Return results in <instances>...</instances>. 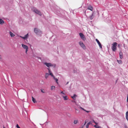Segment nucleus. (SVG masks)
<instances>
[{"instance_id": "obj_1", "label": "nucleus", "mask_w": 128, "mask_h": 128, "mask_svg": "<svg viewBox=\"0 0 128 128\" xmlns=\"http://www.w3.org/2000/svg\"><path fill=\"white\" fill-rule=\"evenodd\" d=\"M32 11L35 12L36 13L38 14L40 16H41L42 15V14L35 7H33L31 8Z\"/></svg>"}, {"instance_id": "obj_2", "label": "nucleus", "mask_w": 128, "mask_h": 128, "mask_svg": "<svg viewBox=\"0 0 128 128\" xmlns=\"http://www.w3.org/2000/svg\"><path fill=\"white\" fill-rule=\"evenodd\" d=\"M34 31L36 33L39 35H41L42 34V32L37 28H35Z\"/></svg>"}, {"instance_id": "obj_3", "label": "nucleus", "mask_w": 128, "mask_h": 128, "mask_svg": "<svg viewBox=\"0 0 128 128\" xmlns=\"http://www.w3.org/2000/svg\"><path fill=\"white\" fill-rule=\"evenodd\" d=\"M117 44L116 42H114L112 44V50L114 52H115L116 50V47Z\"/></svg>"}, {"instance_id": "obj_4", "label": "nucleus", "mask_w": 128, "mask_h": 128, "mask_svg": "<svg viewBox=\"0 0 128 128\" xmlns=\"http://www.w3.org/2000/svg\"><path fill=\"white\" fill-rule=\"evenodd\" d=\"M44 64L48 67H49L50 66H54V67H55L56 66L55 64L53 65L50 63L45 62L44 63Z\"/></svg>"}, {"instance_id": "obj_5", "label": "nucleus", "mask_w": 128, "mask_h": 128, "mask_svg": "<svg viewBox=\"0 0 128 128\" xmlns=\"http://www.w3.org/2000/svg\"><path fill=\"white\" fill-rule=\"evenodd\" d=\"M22 46L24 49L26 50V54L28 49V47L27 46L23 44H22Z\"/></svg>"}, {"instance_id": "obj_6", "label": "nucleus", "mask_w": 128, "mask_h": 128, "mask_svg": "<svg viewBox=\"0 0 128 128\" xmlns=\"http://www.w3.org/2000/svg\"><path fill=\"white\" fill-rule=\"evenodd\" d=\"M79 44L80 46L84 49H86V47L83 42H79Z\"/></svg>"}, {"instance_id": "obj_7", "label": "nucleus", "mask_w": 128, "mask_h": 128, "mask_svg": "<svg viewBox=\"0 0 128 128\" xmlns=\"http://www.w3.org/2000/svg\"><path fill=\"white\" fill-rule=\"evenodd\" d=\"M79 34L81 38L82 39L84 40L86 39V38L83 34L82 33H80Z\"/></svg>"}, {"instance_id": "obj_8", "label": "nucleus", "mask_w": 128, "mask_h": 128, "mask_svg": "<svg viewBox=\"0 0 128 128\" xmlns=\"http://www.w3.org/2000/svg\"><path fill=\"white\" fill-rule=\"evenodd\" d=\"M28 36V34H27L26 35H25L24 36V37H22L21 36H20V37L22 38V39L24 40H26Z\"/></svg>"}, {"instance_id": "obj_9", "label": "nucleus", "mask_w": 128, "mask_h": 128, "mask_svg": "<svg viewBox=\"0 0 128 128\" xmlns=\"http://www.w3.org/2000/svg\"><path fill=\"white\" fill-rule=\"evenodd\" d=\"M96 41L97 42L100 48H102V46L101 44H100V42L97 39H96Z\"/></svg>"}, {"instance_id": "obj_10", "label": "nucleus", "mask_w": 128, "mask_h": 128, "mask_svg": "<svg viewBox=\"0 0 128 128\" xmlns=\"http://www.w3.org/2000/svg\"><path fill=\"white\" fill-rule=\"evenodd\" d=\"M48 72H49V74L50 75H51L53 77V78H54V75H53V74H52V73L51 72V71L50 70V68H48Z\"/></svg>"}, {"instance_id": "obj_11", "label": "nucleus", "mask_w": 128, "mask_h": 128, "mask_svg": "<svg viewBox=\"0 0 128 128\" xmlns=\"http://www.w3.org/2000/svg\"><path fill=\"white\" fill-rule=\"evenodd\" d=\"M87 9L91 11H92L93 10V8L91 6H88Z\"/></svg>"}, {"instance_id": "obj_12", "label": "nucleus", "mask_w": 128, "mask_h": 128, "mask_svg": "<svg viewBox=\"0 0 128 128\" xmlns=\"http://www.w3.org/2000/svg\"><path fill=\"white\" fill-rule=\"evenodd\" d=\"M119 56L120 58L122 59L123 58L122 53V52H120L119 53Z\"/></svg>"}, {"instance_id": "obj_13", "label": "nucleus", "mask_w": 128, "mask_h": 128, "mask_svg": "<svg viewBox=\"0 0 128 128\" xmlns=\"http://www.w3.org/2000/svg\"><path fill=\"white\" fill-rule=\"evenodd\" d=\"M63 97V98L64 100H67L68 99V98L67 96H64L63 95H62Z\"/></svg>"}, {"instance_id": "obj_14", "label": "nucleus", "mask_w": 128, "mask_h": 128, "mask_svg": "<svg viewBox=\"0 0 128 128\" xmlns=\"http://www.w3.org/2000/svg\"><path fill=\"white\" fill-rule=\"evenodd\" d=\"M77 96L76 95V94H74V96H72L71 97L74 100H75L76 99V96Z\"/></svg>"}, {"instance_id": "obj_15", "label": "nucleus", "mask_w": 128, "mask_h": 128, "mask_svg": "<svg viewBox=\"0 0 128 128\" xmlns=\"http://www.w3.org/2000/svg\"><path fill=\"white\" fill-rule=\"evenodd\" d=\"M4 22L3 20L2 19H0V24H3Z\"/></svg>"}, {"instance_id": "obj_16", "label": "nucleus", "mask_w": 128, "mask_h": 128, "mask_svg": "<svg viewBox=\"0 0 128 128\" xmlns=\"http://www.w3.org/2000/svg\"><path fill=\"white\" fill-rule=\"evenodd\" d=\"M32 101H33V102L34 103H35L36 102V100L34 98L33 96H32Z\"/></svg>"}, {"instance_id": "obj_17", "label": "nucleus", "mask_w": 128, "mask_h": 128, "mask_svg": "<svg viewBox=\"0 0 128 128\" xmlns=\"http://www.w3.org/2000/svg\"><path fill=\"white\" fill-rule=\"evenodd\" d=\"M10 36L12 37H14L15 36L14 34H13L10 31Z\"/></svg>"}, {"instance_id": "obj_18", "label": "nucleus", "mask_w": 128, "mask_h": 128, "mask_svg": "<svg viewBox=\"0 0 128 128\" xmlns=\"http://www.w3.org/2000/svg\"><path fill=\"white\" fill-rule=\"evenodd\" d=\"M126 118L127 120L128 121V111H127L126 112Z\"/></svg>"}, {"instance_id": "obj_19", "label": "nucleus", "mask_w": 128, "mask_h": 128, "mask_svg": "<svg viewBox=\"0 0 128 128\" xmlns=\"http://www.w3.org/2000/svg\"><path fill=\"white\" fill-rule=\"evenodd\" d=\"M49 75L48 73H46L45 74V78H47L48 77V76Z\"/></svg>"}, {"instance_id": "obj_20", "label": "nucleus", "mask_w": 128, "mask_h": 128, "mask_svg": "<svg viewBox=\"0 0 128 128\" xmlns=\"http://www.w3.org/2000/svg\"><path fill=\"white\" fill-rule=\"evenodd\" d=\"M54 79L55 80L56 83L57 84H58V79L56 78H55V77H54Z\"/></svg>"}, {"instance_id": "obj_21", "label": "nucleus", "mask_w": 128, "mask_h": 128, "mask_svg": "<svg viewBox=\"0 0 128 128\" xmlns=\"http://www.w3.org/2000/svg\"><path fill=\"white\" fill-rule=\"evenodd\" d=\"M93 14H92L91 16H90V20H92L93 19Z\"/></svg>"}, {"instance_id": "obj_22", "label": "nucleus", "mask_w": 128, "mask_h": 128, "mask_svg": "<svg viewBox=\"0 0 128 128\" xmlns=\"http://www.w3.org/2000/svg\"><path fill=\"white\" fill-rule=\"evenodd\" d=\"M119 64H122V62L121 60H117Z\"/></svg>"}, {"instance_id": "obj_23", "label": "nucleus", "mask_w": 128, "mask_h": 128, "mask_svg": "<svg viewBox=\"0 0 128 128\" xmlns=\"http://www.w3.org/2000/svg\"><path fill=\"white\" fill-rule=\"evenodd\" d=\"M94 126L96 128H102L100 127V126L96 125H94Z\"/></svg>"}, {"instance_id": "obj_24", "label": "nucleus", "mask_w": 128, "mask_h": 128, "mask_svg": "<svg viewBox=\"0 0 128 128\" xmlns=\"http://www.w3.org/2000/svg\"><path fill=\"white\" fill-rule=\"evenodd\" d=\"M51 87V89L52 90H54L55 88V87L54 86H52Z\"/></svg>"}, {"instance_id": "obj_25", "label": "nucleus", "mask_w": 128, "mask_h": 128, "mask_svg": "<svg viewBox=\"0 0 128 128\" xmlns=\"http://www.w3.org/2000/svg\"><path fill=\"white\" fill-rule=\"evenodd\" d=\"M78 121L77 120H74V123L76 124L77 123Z\"/></svg>"}, {"instance_id": "obj_26", "label": "nucleus", "mask_w": 128, "mask_h": 128, "mask_svg": "<svg viewBox=\"0 0 128 128\" xmlns=\"http://www.w3.org/2000/svg\"><path fill=\"white\" fill-rule=\"evenodd\" d=\"M92 122H91V121L90 122L88 123V124L90 125V124H92Z\"/></svg>"}, {"instance_id": "obj_27", "label": "nucleus", "mask_w": 128, "mask_h": 128, "mask_svg": "<svg viewBox=\"0 0 128 128\" xmlns=\"http://www.w3.org/2000/svg\"><path fill=\"white\" fill-rule=\"evenodd\" d=\"M89 124H88L87 123V124L86 126V128H88L89 127Z\"/></svg>"}, {"instance_id": "obj_28", "label": "nucleus", "mask_w": 128, "mask_h": 128, "mask_svg": "<svg viewBox=\"0 0 128 128\" xmlns=\"http://www.w3.org/2000/svg\"><path fill=\"white\" fill-rule=\"evenodd\" d=\"M60 94H62L64 95H65V94L63 92V91H61L60 92Z\"/></svg>"}, {"instance_id": "obj_29", "label": "nucleus", "mask_w": 128, "mask_h": 128, "mask_svg": "<svg viewBox=\"0 0 128 128\" xmlns=\"http://www.w3.org/2000/svg\"><path fill=\"white\" fill-rule=\"evenodd\" d=\"M76 70H75V69H74V70H73V72L74 73H76L77 72V71H76Z\"/></svg>"}, {"instance_id": "obj_30", "label": "nucleus", "mask_w": 128, "mask_h": 128, "mask_svg": "<svg viewBox=\"0 0 128 128\" xmlns=\"http://www.w3.org/2000/svg\"><path fill=\"white\" fill-rule=\"evenodd\" d=\"M16 127L17 128H20L19 127L18 124H16Z\"/></svg>"}, {"instance_id": "obj_31", "label": "nucleus", "mask_w": 128, "mask_h": 128, "mask_svg": "<svg viewBox=\"0 0 128 128\" xmlns=\"http://www.w3.org/2000/svg\"><path fill=\"white\" fill-rule=\"evenodd\" d=\"M92 122H93L94 123L96 124H97L96 123V122L94 121V120H93L92 121Z\"/></svg>"}, {"instance_id": "obj_32", "label": "nucleus", "mask_w": 128, "mask_h": 128, "mask_svg": "<svg viewBox=\"0 0 128 128\" xmlns=\"http://www.w3.org/2000/svg\"><path fill=\"white\" fill-rule=\"evenodd\" d=\"M80 109H82V110H85L84 109V108H82L81 107H80Z\"/></svg>"}, {"instance_id": "obj_33", "label": "nucleus", "mask_w": 128, "mask_h": 128, "mask_svg": "<svg viewBox=\"0 0 128 128\" xmlns=\"http://www.w3.org/2000/svg\"><path fill=\"white\" fill-rule=\"evenodd\" d=\"M126 102H128V94L127 95V98Z\"/></svg>"}, {"instance_id": "obj_34", "label": "nucleus", "mask_w": 128, "mask_h": 128, "mask_svg": "<svg viewBox=\"0 0 128 128\" xmlns=\"http://www.w3.org/2000/svg\"><path fill=\"white\" fill-rule=\"evenodd\" d=\"M84 111H85V112H90V111H87L86 110H84Z\"/></svg>"}, {"instance_id": "obj_35", "label": "nucleus", "mask_w": 128, "mask_h": 128, "mask_svg": "<svg viewBox=\"0 0 128 128\" xmlns=\"http://www.w3.org/2000/svg\"><path fill=\"white\" fill-rule=\"evenodd\" d=\"M41 90V92H42L43 93H44L45 92H44V91H43V90Z\"/></svg>"}, {"instance_id": "obj_36", "label": "nucleus", "mask_w": 128, "mask_h": 128, "mask_svg": "<svg viewBox=\"0 0 128 128\" xmlns=\"http://www.w3.org/2000/svg\"><path fill=\"white\" fill-rule=\"evenodd\" d=\"M86 121H85V122H84V125L85 124H86Z\"/></svg>"}, {"instance_id": "obj_37", "label": "nucleus", "mask_w": 128, "mask_h": 128, "mask_svg": "<svg viewBox=\"0 0 128 128\" xmlns=\"http://www.w3.org/2000/svg\"><path fill=\"white\" fill-rule=\"evenodd\" d=\"M68 82L66 84H68Z\"/></svg>"}, {"instance_id": "obj_38", "label": "nucleus", "mask_w": 128, "mask_h": 128, "mask_svg": "<svg viewBox=\"0 0 128 128\" xmlns=\"http://www.w3.org/2000/svg\"><path fill=\"white\" fill-rule=\"evenodd\" d=\"M83 128V127L82 126L81 127H80V128Z\"/></svg>"}, {"instance_id": "obj_39", "label": "nucleus", "mask_w": 128, "mask_h": 128, "mask_svg": "<svg viewBox=\"0 0 128 128\" xmlns=\"http://www.w3.org/2000/svg\"><path fill=\"white\" fill-rule=\"evenodd\" d=\"M126 128H128L127 127H126Z\"/></svg>"}, {"instance_id": "obj_40", "label": "nucleus", "mask_w": 128, "mask_h": 128, "mask_svg": "<svg viewBox=\"0 0 128 128\" xmlns=\"http://www.w3.org/2000/svg\"><path fill=\"white\" fill-rule=\"evenodd\" d=\"M76 110H77V109H76Z\"/></svg>"}, {"instance_id": "obj_41", "label": "nucleus", "mask_w": 128, "mask_h": 128, "mask_svg": "<svg viewBox=\"0 0 128 128\" xmlns=\"http://www.w3.org/2000/svg\"><path fill=\"white\" fill-rule=\"evenodd\" d=\"M118 46H119V44H118Z\"/></svg>"}, {"instance_id": "obj_42", "label": "nucleus", "mask_w": 128, "mask_h": 128, "mask_svg": "<svg viewBox=\"0 0 128 128\" xmlns=\"http://www.w3.org/2000/svg\"><path fill=\"white\" fill-rule=\"evenodd\" d=\"M3 128H5L4 127Z\"/></svg>"}, {"instance_id": "obj_43", "label": "nucleus", "mask_w": 128, "mask_h": 128, "mask_svg": "<svg viewBox=\"0 0 128 128\" xmlns=\"http://www.w3.org/2000/svg\"><path fill=\"white\" fill-rule=\"evenodd\" d=\"M51 1V0H50Z\"/></svg>"}]
</instances>
